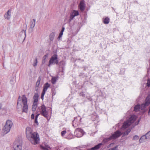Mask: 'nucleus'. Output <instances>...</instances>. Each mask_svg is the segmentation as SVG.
Instances as JSON below:
<instances>
[{"label": "nucleus", "mask_w": 150, "mask_h": 150, "mask_svg": "<svg viewBox=\"0 0 150 150\" xmlns=\"http://www.w3.org/2000/svg\"><path fill=\"white\" fill-rule=\"evenodd\" d=\"M26 134L28 139L32 144L35 145L39 143L40 138L39 134L37 132H33L30 127L26 128Z\"/></svg>", "instance_id": "f257e3e1"}, {"label": "nucleus", "mask_w": 150, "mask_h": 150, "mask_svg": "<svg viewBox=\"0 0 150 150\" xmlns=\"http://www.w3.org/2000/svg\"><path fill=\"white\" fill-rule=\"evenodd\" d=\"M17 108L22 109L23 112H27L28 109L27 98L25 95H23L21 97L20 96L18 97L17 103Z\"/></svg>", "instance_id": "f03ea898"}, {"label": "nucleus", "mask_w": 150, "mask_h": 150, "mask_svg": "<svg viewBox=\"0 0 150 150\" xmlns=\"http://www.w3.org/2000/svg\"><path fill=\"white\" fill-rule=\"evenodd\" d=\"M150 104V95H148L147 97L145 103H143L141 105H137L134 107V110L137 112L140 110H143L144 108L148 106Z\"/></svg>", "instance_id": "7ed1b4c3"}, {"label": "nucleus", "mask_w": 150, "mask_h": 150, "mask_svg": "<svg viewBox=\"0 0 150 150\" xmlns=\"http://www.w3.org/2000/svg\"><path fill=\"white\" fill-rule=\"evenodd\" d=\"M136 119V116L135 115H132L128 120L124 122L122 126V129H124L128 127L134 122Z\"/></svg>", "instance_id": "20e7f679"}, {"label": "nucleus", "mask_w": 150, "mask_h": 150, "mask_svg": "<svg viewBox=\"0 0 150 150\" xmlns=\"http://www.w3.org/2000/svg\"><path fill=\"white\" fill-rule=\"evenodd\" d=\"M13 124V122L11 120H6L3 129L5 134H6L10 132Z\"/></svg>", "instance_id": "39448f33"}, {"label": "nucleus", "mask_w": 150, "mask_h": 150, "mask_svg": "<svg viewBox=\"0 0 150 150\" xmlns=\"http://www.w3.org/2000/svg\"><path fill=\"white\" fill-rule=\"evenodd\" d=\"M122 134V133L119 131H117L112 134L110 137L104 139L103 140V142L104 143H106L110 140L115 139L120 136Z\"/></svg>", "instance_id": "423d86ee"}, {"label": "nucleus", "mask_w": 150, "mask_h": 150, "mask_svg": "<svg viewBox=\"0 0 150 150\" xmlns=\"http://www.w3.org/2000/svg\"><path fill=\"white\" fill-rule=\"evenodd\" d=\"M22 142L21 140H16L13 143L15 150H21Z\"/></svg>", "instance_id": "0eeeda50"}, {"label": "nucleus", "mask_w": 150, "mask_h": 150, "mask_svg": "<svg viewBox=\"0 0 150 150\" xmlns=\"http://www.w3.org/2000/svg\"><path fill=\"white\" fill-rule=\"evenodd\" d=\"M58 63L57 55V54H54L50 58L49 61L48 66L50 67L52 64H57Z\"/></svg>", "instance_id": "6e6552de"}, {"label": "nucleus", "mask_w": 150, "mask_h": 150, "mask_svg": "<svg viewBox=\"0 0 150 150\" xmlns=\"http://www.w3.org/2000/svg\"><path fill=\"white\" fill-rule=\"evenodd\" d=\"M84 133L83 130L80 128H77L75 129L74 132L75 136L78 137H82Z\"/></svg>", "instance_id": "1a4fd4ad"}, {"label": "nucleus", "mask_w": 150, "mask_h": 150, "mask_svg": "<svg viewBox=\"0 0 150 150\" xmlns=\"http://www.w3.org/2000/svg\"><path fill=\"white\" fill-rule=\"evenodd\" d=\"M41 110L40 113L45 117L47 118L48 117V112L46 110V107L44 105H42L41 107H39Z\"/></svg>", "instance_id": "9d476101"}, {"label": "nucleus", "mask_w": 150, "mask_h": 150, "mask_svg": "<svg viewBox=\"0 0 150 150\" xmlns=\"http://www.w3.org/2000/svg\"><path fill=\"white\" fill-rule=\"evenodd\" d=\"M50 85L48 83H46L44 85L43 89L41 95V98L42 100H43L44 99V96L45 94V92L48 88L50 87Z\"/></svg>", "instance_id": "9b49d317"}, {"label": "nucleus", "mask_w": 150, "mask_h": 150, "mask_svg": "<svg viewBox=\"0 0 150 150\" xmlns=\"http://www.w3.org/2000/svg\"><path fill=\"white\" fill-rule=\"evenodd\" d=\"M79 15V13L78 11L74 10L71 15L69 19V21L71 22V20H73L74 17L76 16H77Z\"/></svg>", "instance_id": "f8f14e48"}, {"label": "nucleus", "mask_w": 150, "mask_h": 150, "mask_svg": "<svg viewBox=\"0 0 150 150\" xmlns=\"http://www.w3.org/2000/svg\"><path fill=\"white\" fill-rule=\"evenodd\" d=\"M11 11L8 10L4 15V17L5 19L9 20L11 17Z\"/></svg>", "instance_id": "ddd939ff"}, {"label": "nucleus", "mask_w": 150, "mask_h": 150, "mask_svg": "<svg viewBox=\"0 0 150 150\" xmlns=\"http://www.w3.org/2000/svg\"><path fill=\"white\" fill-rule=\"evenodd\" d=\"M85 7V4L83 0L81 1L79 6V7L81 11L84 10Z\"/></svg>", "instance_id": "4468645a"}, {"label": "nucleus", "mask_w": 150, "mask_h": 150, "mask_svg": "<svg viewBox=\"0 0 150 150\" xmlns=\"http://www.w3.org/2000/svg\"><path fill=\"white\" fill-rule=\"evenodd\" d=\"M148 139V138L146 134L142 136L139 139V142H145L146 141V139Z\"/></svg>", "instance_id": "2eb2a0df"}, {"label": "nucleus", "mask_w": 150, "mask_h": 150, "mask_svg": "<svg viewBox=\"0 0 150 150\" xmlns=\"http://www.w3.org/2000/svg\"><path fill=\"white\" fill-rule=\"evenodd\" d=\"M35 20L33 19L32 21H31V25L30 27V30H31V31H32L33 28L35 27Z\"/></svg>", "instance_id": "dca6fc26"}, {"label": "nucleus", "mask_w": 150, "mask_h": 150, "mask_svg": "<svg viewBox=\"0 0 150 150\" xmlns=\"http://www.w3.org/2000/svg\"><path fill=\"white\" fill-rule=\"evenodd\" d=\"M40 148L43 150H49V147L47 145L42 144L40 146Z\"/></svg>", "instance_id": "f3484780"}, {"label": "nucleus", "mask_w": 150, "mask_h": 150, "mask_svg": "<svg viewBox=\"0 0 150 150\" xmlns=\"http://www.w3.org/2000/svg\"><path fill=\"white\" fill-rule=\"evenodd\" d=\"M38 94H35L33 97V103L37 104L38 100Z\"/></svg>", "instance_id": "a211bd4d"}, {"label": "nucleus", "mask_w": 150, "mask_h": 150, "mask_svg": "<svg viewBox=\"0 0 150 150\" xmlns=\"http://www.w3.org/2000/svg\"><path fill=\"white\" fill-rule=\"evenodd\" d=\"M103 23L105 24H108L110 22V19L107 17L105 18H103Z\"/></svg>", "instance_id": "6ab92c4d"}, {"label": "nucleus", "mask_w": 150, "mask_h": 150, "mask_svg": "<svg viewBox=\"0 0 150 150\" xmlns=\"http://www.w3.org/2000/svg\"><path fill=\"white\" fill-rule=\"evenodd\" d=\"M54 36L55 33L54 32L51 33L49 35L50 39V40L52 41L54 39Z\"/></svg>", "instance_id": "aec40b11"}, {"label": "nucleus", "mask_w": 150, "mask_h": 150, "mask_svg": "<svg viewBox=\"0 0 150 150\" xmlns=\"http://www.w3.org/2000/svg\"><path fill=\"white\" fill-rule=\"evenodd\" d=\"M37 104L35 103H33V104L32 106V110L35 111L36 110V108L37 107Z\"/></svg>", "instance_id": "412c9836"}, {"label": "nucleus", "mask_w": 150, "mask_h": 150, "mask_svg": "<svg viewBox=\"0 0 150 150\" xmlns=\"http://www.w3.org/2000/svg\"><path fill=\"white\" fill-rule=\"evenodd\" d=\"M57 79V78L55 77H52L51 79V82L53 84H55Z\"/></svg>", "instance_id": "4be33fe9"}, {"label": "nucleus", "mask_w": 150, "mask_h": 150, "mask_svg": "<svg viewBox=\"0 0 150 150\" xmlns=\"http://www.w3.org/2000/svg\"><path fill=\"white\" fill-rule=\"evenodd\" d=\"M131 129H128L126 131L123 133V136H124L125 135H127L130 132Z\"/></svg>", "instance_id": "5701e85b"}, {"label": "nucleus", "mask_w": 150, "mask_h": 150, "mask_svg": "<svg viewBox=\"0 0 150 150\" xmlns=\"http://www.w3.org/2000/svg\"><path fill=\"white\" fill-rule=\"evenodd\" d=\"M47 55H45L43 57L42 61V63L43 64H44L45 63L46 58L47 57Z\"/></svg>", "instance_id": "b1692460"}, {"label": "nucleus", "mask_w": 150, "mask_h": 150, "mask_svg": "<svg viewBox=\"0 0 150 150\" xmlns=\"http://www.w3.org/2000/svg\"><path fill=\"white\" fill-rule=\"evenodd\" d=\"M39 115H40L39 114H38L36 115L35 116V123H36L37 125H38V121L37 120V119L38 118L39 116Z\"/></svg>", "instance_id": "393cba45"}, {"label": "nucleus", "mask_w": 150, "mask_h": 150, "mask_svg": "<svg viewBox=\"0 0 150 150\" xmlns=\"http://www.w3.org/2000/svg\"><path fill=\"white\" fill-rule=\"evenodd\" d=\"M118 145H117L115 146L112 148H110L107 150H118Z\"/></svg>", "instance_id": "a878e982"}, {"label": "nucleus", "mask_w": 150, "mask_h": 150, "mask_svg": "<svg viewBox=\"0 0 150 150\" xmlns=\"http://www.w3.org/2000/svg\"><path fill=\"white\" fill-rule=\"evenodd\" d=\"M20 35H21V36H24V35H25V31H24V30H22L20 33Z\"/></svg>", "instance_id": "bb28decb"}, {"label": "nucleus", "mask_w": 150, "mask_h": 150, "mask_svg": "<svg viewBox=\"0 0 150 150\" xmlns=\"http://www.w3.org/2000/svg\"><path fill=\"white\" fill-rule=\"evenodd\" d=\"M40 79H38L37 80L36 83V87H38L39 86L40 84Z\"/></svg>", "instance_id": "cd10ccee"}, {"label": "nucleus", "mask_w": 150, "mask_h": 150, "mask_svg": "<svg viewBox=\"0 0 150 150\" xmlns=\"http://www.w3.org/2000/svg\"><path fill=\"white\" fill-rule=\"evenodd\" d=\"M139 137L137 135H135L134 136L133 138V139L134 140H137L139 139Z\"/></svg>", "instance_id": "c85d7f7f"}, {"label": "nucleus", "mask_w": 150, "mask_h": 150, "mask_svg": "<svg viewBox=\"0 0 150 150\" xmlns=\"http://www.w3.org/2000/svg\"><path fill=\"white\" fill-rule=\"evenodd\" d=\"M67 132L66 130H64L61 133V135L63 137L66 133Z\"/></svg>", "instance_id": "c756f323"}, {"label": "nucleus", "mask_w": 150, "mask_h": 150, "mask_svg": "<svg viewBox=\"0 0 150 150\" xmlns=\"http://www.w3.org/2000/svg\"><path fill=\"white\" fill-rule=\"evenodd\" d=\"M37 59H35L34 61V64H33L34 66H35L37 64Z\"/></svg>", "instance_id": "7c9ffc66"}, {"label": "nucleus", "mask_w": 150, "mask_h": 150, "mask_svg": "<svg viewBox=\"0 0 150 150\" xmlns=\"http://www.w3.org/2000/svg\"><path fill=\"white\" fill-rule=\"evenodd\" d=\"M146 86L148 87L150 86V79H148L146 83Z\"/></svg>", "instance_id": "2f4dec72"}, {"label": "nucleus", "mask_w": 150, "mask_h": 150, "mask_svg": "<svg viewBox=\"0 0 150 150\" xmlns=\"http://www.w3.org/2000/svg\"><path fill=\"white\" fill-rule=\"evenodd\" d=\"M63 34V33L60 32L59 34V35L58 38V39L59 40L60 39V38L62 37Z\"/></svg>", "instance_id": "473e14b6"}, {"label": "nucleus", "mask_w": 150, "mask_h": 150, "mask_svg": "<svg viewBox=\"0 0 150 150\" xmlns=\"http://www.w3.org/2000/svg\"><path fill=\"white\" fill-rule=\"evenodd\" d=\"M146 134L148 138V139H150V131L147 133Z\"/></svg>", "instance_id": "72a5a7b5"}, {"label": "nucleus", "mask_w": 150, "mask_h": 150, "mask_svg": "<svg viewBox=\"0 0 150 150\" xmlns=\"http://www.w3.org/2000/svg\"><path fill=\"white\" fill-rule=\"evenodd\" d=\"M114 144L113 143H111L109 145V146H108V147L110 148V147H112V146H113Z\"/></svg>", "instance_id": "f704fd0d"}, {"label": "nucleus", "mask_w": 150, "mask_h": 150, "mask_svg": "<svg viewBox=\"0 0 150 150\" xmlns=\"http://www.w3.org/2000/svg\"><path fill=\"white\" fill-rule=\"evenodd\" d=\"M34 115L33 114H32L31 116V118L32 119H34Z\"/></svg>", "instance_id": "c9c22d12"}, {"label": "nucleus", "mask_w": 150, "mask_h": 150, "mask_svg": "<svg viewBox=\"0 0 150 150\" xmlns=\"http://www.w3.org/2000/svg\"><path fill=\"white\" fill-rule=\"evenodd\" d=\"M64 27H63L62 28V29L61 31L60 32L61 33H63V32L64 31Z\"/></svg>", "instance_id": "e433bc0d"}, {"label": "nucleus", "mask_w": 150, "mask_h": 150, "mask_svg": "<svg viewBox=\"0 0 150 150\" xmlns=\"http://www.w3.org/2000/svg\"><path fill=\"white\" fill-rule=\"evenodd\" d=\"M64 150H69V148H66L64 149Z\"/></svg>", "instance_id": "4c0bfd02"}, {"label": "nucleus", "mask_w": 150, "mask_h": 150, "mask_svg": "<svg viewBox=\"0 0 150 150\" xmlns=\"http://www.w3.org/2000/svg\"><path fill=\"white\" fill-rule=\"evenodd\" d=\"M76 120H74L73 121V123H74L75 122Z\"/></svg>", "instance_id": "58836bf2"}]
</instances>
